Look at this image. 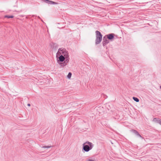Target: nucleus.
<instances>
[{"mask_svg":"<svg viewBox=\"0 0 161 161\" xmlns=\"http://www.w3.org/2000/svg\"><path fill=\"white\" fill-rule=\"evenodd\" d=\"M108 38V39L110 41H113L114 39V34L113 33H110L105 35Z\"/></svg>","mask_w":161,"mask_h":161,"instance_id":"423d86ee","label":"nucleus"},{"mask_svg":"<svg viewBox=\"0 0 161 161\" xmlns=\"http://www.w3.org/2000/svg\"><path fill=\"white\" fill-rule=\"evenodd\" d=\"M153 121L156 123H158L160 124L161 125V120L157 118H154L153 119Z\"/></svg>","mask_w":161,"mask_h":161,"instance_id":"6e6552de","label":"nucleus"},{"mask_svg":"<svg viewBox=\"0 0 161 161\" xmlns=\"http://www.w3.org/2000/svg\"><path fill=\"white\" fill-rule=\"evenodd\" d=\"M94 146L93 143L89 141H86L83 144L82 150L86 152H88L92 149Z\"/></svg>","mask_w":161,"mask_h":161,"instance_id":"f257e3e1","label":"nucleus"},{"mask_svg":"<svg viewBox=\"0 0 161 161\" xmlns=\"http://www.w3.org/2000/svg\"><path fill=\"white\" fill-rule=\"evenodd\" d=\"M60 65L62 67H64V66L66 65L67 64V63L64 61L63 63H60Z\"/></svg>","mask_w":161,"mask_h":161,"instance_id":"9d476101","label":"nucleus"},{"mask_svg":"<svg viewBox=\"0 0 161 161\" xmlns=\"http://www.w3.org/2000/svg\"><path fill=\"white\" fill-rule=\"evenodd\" d=\"M160 88L161 89V86H160Z\"/></svg>","mask_w":161,"mask_h":161,"instance_id":"a211bd4d","label":"nucleus"},{"mask_svg":"<svg viewBox=\"0 0 161 161\" xmlns=\"http://www.w3.org/2000/svg\"><path fill=\"white\" fill-rule=\"evenodd\" d=\"M5 18H13L14 17V16L13 15H6L5 16Z\"/></svg>","mask_w":161,"mask_h":161,"instance_id":"ddd939ff","label":"nucleus"},{"mask_svg":"<svg viewBox=\"0 0 161 161\" xmlns=\"http://www.w3.org/2000/svg\"><path fill=\"white\" fill-rule=\"evenodd\" d=\"M133 99L136 102H138L139 101V99L137 97H133Z\"/></svg>","mask_w":161,"mask_h":161,"instance_id":"9b49d317","label":"nucleus"},{"mask_svg":"<svg viewBox=\"0 0 161 161\" xmlns=\"http://www.w3.org/2000/svg\"><path fill=\"white\" fill-rule=\"evenodd\" d=\"M109 41L108 39V38L106 37V36H104L103 37V46H105L107 44L109 43Z\"/></svg>","mask_w":161,"mask_h":161,"instance_id":"20e7f679","label":"nucleus"},{"mask_svg":"<svg viewBox=\"0 0 161 161\" xmlns=\"http://www.w3.org/2000/svg\"><path fill=\"white\" fill-rule=\"evenodd\" d=\"M59 56L58 58H57V60L58 63L60 64L61 63L60 62H63L65 58L63 56V55H60Z\"/></svg>","mask_w":161,"mask_h":161,"instance_id":"39448f33","label":"nucleus"},{"mask_svg":"<svg viewBox=\"0 0 161 161\" xmlns=\"http://www.w3.org/2000/svg\"><path fill=\"white\" fill-rule=\"evenodd\" d=\"M57 57L58 55H63V56L65 57V58L69 57L68 52L64 48H59L57 53Z\"/></svg>","mask_w":161,"mask_h":161,"instance_id":"f03ea898","label":"nucleus"},{"mask_svg":"<svg viewBox=\"0 0 161 161\" xmlns=\"http://www.w3.org/2000/svg\"><path fill=\"white\" fill-rule=\"evenodd\" d=\"M95 32L96 35L95 44L97 45L99 44L101 42L102 39V35L101 33L98 31H96Z\"/></svg>","mask_w":161,"mask_h":161,"instance_id":"7ed1b4c3","label":"nucleus"},{"mask_svg":"<svg viewBox=\"0 0 161 161\" xmlns=\"http://www.w3.org/2000/svg\"><path fill=\"white\" fill-rule=\"evenodd\" d=\"M72 74L71 72H69L67 75V77L68 78H70Z\"/></svg>","mask_w":161,"mask_h":161,"instance_id":"2eb2a0df","label":"nucleus"},{"mask_svg":"<svg viewBox=\"0 0 161 161\" xmlns=\"http://www.w3.org/2000/svg\"><path fill=\"white\" fill-rule=\"evenodd\" d=\"M52 147H53V146H42L41 147L43 148H50Z\"/></svg>","mask_w":161,"mask_h":161,"instance_id":"f8f14e48","label":"nucleus"},{"mask_svg":"<svg viewBox=\"0 0 161 161\" xmlns=\"http://www.w3.org/2000/svg\"><path fill=\"white\" fill-rule=\"evenodd\" d=\"M87 161H94V160L91 159H88Z\"/></svg>","mask_w":161,"mask_h":161,"instance_id":"dca6fc26","label":"nucleus"},{"mask_svg":"<svg viewBox=\"0 0 161 161\" xmlns=\"http://www.w3.org/2000/svg\"><path fill=\"white\" fill-rule=\"evenodd\" d=\"M69 57L66 58H65V59L64 61L67 63L69 62Z\"/></svg>","mask_w":161,"mask_h":161,"instance_id":"4468645a","label":"nucleus"},{"mask_svg":"<svg viewBox=\"0 0 161 161\" xmlns=\"http://www.w3.org/2000/svg\"><path fill=\"white\" fill-rule=\"evenodd\" d=\"M27 105L29 106H30V104H28Z\"/></svg>","mask_w":161,"mask_h":161,"instance_id":"f3484780","label":"nucleus"},{"mask_svg":"<svg viewBox=\"0 0 161 161\" xmlns=\"http://www.w3.org/2000/svg\"><path fill=\"white\" fill-rule=\"evenodd\" d=\"M131 131L136 134V135L137 136H139L141 137H142L140 135L139 133L136 130H131Z\"/></svg>","mask_w":161,"mask_h":161,"instance_id":"1a4fd4ad","label":"nucleus"},{"mask_svg":"<svg viewBox=\"0 0 161 161\" xmlns=\"http://www.w3.org/2000/svg\"><path fill=\"white\" fill-rule=\"evenodd\" d=\"M43 1L48 4H59L58 3L54 2L52 1L49 0H43Z\"/></svg>","mask_w":161,"mask_h":161,"instance_id":"0eeeda50","label":"nucleus"}]
</instances>
